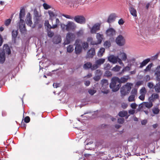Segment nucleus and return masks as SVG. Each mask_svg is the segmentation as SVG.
Instances as JSON below:
<instances>
[{"label": "nucleus", "mask_w": 160, "mask_h": 160, "mask_svg": "<svg viewBox=\"0 0 160 160\" xmlns=\"http://www.w3.org/2000/svg\"><path fill=\"white\" fill-rule=\"evenodd\" d=\"M60 23V22L58 18H56V24L55 25H57V27L56 28H57L58 25H59Z\"/></svg>", "instance_id": "nucleus-59"}, {"label": "nucleus", "mask_w": 160, "mask_h": 160, "mask_svg": "<svg viewBox=\"0 0 160 160\" xmlns=\"http://www.w3.org/2000/svg\"><path fill=\"white\" fill-rule=\"evenodd\" d=\"M137 90L136 89H133L131 92V95H134V96H135V95H136L137 94Z\"/></svg>", "instance_id": "nucleus-48"}, {"label": "nucleus", "mask_w": 160, "mask_h": 160, "mask_svg": "<svg viewBox=\"0 0 160 160\" xmlns=\"http://www.w3.org/2000/svg\"><path fill=\"white\" fill-rule=\"evenodd\" d=\"M92 63L90 62H88L84 64L83 66V68L85 69H87L90 68L91 70H94L92 69Z\"/></svg>", "instance_id": "nucleus-23"}, {"label": "nucleus", "mask_w": 160, "mask_h": 160, "mask_svg": "<svg viewBox=\"0 0 160 160\" xmlns=\"http://www.w3.org/2000/svg\"><path fill=\"white\" fill-rule=\"evenodd\" d=\"M40 16H42L41 13L38 12L36 9H35L33 11V18Z\"/></svg>", "instance_id": "nucleus-32"}, {"label": "nucleus", "mask_w": 160, "mask_h": 160, "mask_svg": "<svg viewBox=\"0 0 160 160\" xmlns=\"http://www.w3.org/2000/svg\"><path fill=\"white\" fill-rule=\"evenodd\" d=\"M102 41H92L91 43L92 45H97L100 44Z\"/></svg>", "instance_id": "nucleus-43"}, {"label": "nucleus", "mask_w": 160, "mask_h": 160, "mask_svg": "<svg viewBox=\"0 0 160 160\" xmlns=\"http://www.w3.org/2000/svg\"><path fill=\"white\" fill-rule=\"evenodd\" d=\"M48 12L49 16V19L52 21L54 18L57 16V14H55L53 11L51 10H48Z\"/></svg>", "instance_id": "nucleus-22"}, {"label": "nucleus", "mask_w": 160, "mask_h": 160, "mask_svg": "<svg viewBox=\"0 0 160 160\" xmlns=\"http://www.w3.org/2000/svg\"><path fill=\"white\" fill-rule=\"evenodd\" d=\"M66 30L67 31L73 30L76 28L75 24L73 22H69L66 25Z\"/></svg>", "instance_id": "nucleus-11"}, {"label": "nucleus", "mask_w": 160, "mask_h": 160, "mask_svg": "<svg viewBox=\"0 0 160 160\" xmlns=\"http://www.w3.org/2000/svg\"><path fill=\"white\" fill-rule=\"evenodd\" d=\"M54 35V33L53 32H49L48 33V35L50 37H52Z\"/></svg>", "instance_id": "nucleus-64"}, {"label": "nucleus", "mask_w": 160, "mask_h": 160, "mask_svg": "<svg viewBox=\"0 0 160 160\" xmlns=\"http://www.w3.org/2000/svg\"><path fill=\"white\" fill-rule=\"evenodd\" d=\"M154 89L155 91L157 93L160 92V82L156 83L154 86Z\"/></svg>", "instance_id": "nucleus-29"}, {"label": "nucleus", "mask_w": 160, "mask_h": 160, "mask_svg": "<svg viewBox=\"0 0 160 160\" xmlns=\"http://www.w3.org/2000/svg\"><path fill=\"white\" fill-rule=\"evenodd\" d=\"M76 36L77 38H81L83 37L84 35V30L82 29L76 32Z\"/></svg>", "instance_id": "nucleus-21"}, {"label": "nucleus", "mask_w": 160, "mask_h": 160, "mask_svg": "<svg viewBox=\"0 0 160 160\" xmlns=\"http://www.w3.org/2000/svg\"><path fill=\"white\" fill-rule=\"evenodd\" d=\"M152 111L154 113L157 114L159 113V110L158 108H155L153 109Z\"/></svg>", "instance_id": "nucleus-50"}, {"label": "nucleus", "mask_w": 160, "mask_h": 160, "mask_svg": "<svg viewBox=\"0 0 160 160\" xmlns=\"http://www.w3.org/2000/svg\"><path fill=\"white\" fill-rule=\"evenodd\" d=\"M105 34L110 40H114L116 35V32L115 29L112 28H109L105 32Z\"/></svg>", "instance_id": "nucleus-5"}, {"label": "nucleus", "mask_w": 160, "mask_h": 160, "mask_svg": "<svg viewBox=\"0 0 160 160\" xmlns=\"http://www.w3.org/2000/svg\"><path fill=\"white\" fill-rule=\"evenodd\" d=\"M132 84L127 83L126 84L122 86L121 88L120 92L122 96H125L130 91Z\"/></svg>", "instance_id": "nucleus-4"}, {"label": "nucleus", "mask_w": 160, "mask_h": 160, "mask_svg": "<svg viewBox=\"0 0 160 160\" xmlns=\"http://www.w3.org/2000/svg\"><path fill=\"white\" fill-rule=\"evenodd\" d=\"M33 20L35 25H38L39 28H40L42 27L43 24V21L42 16L34 18Z\"/></svg>", "instance_id": "nucleus-10"}, {"label": "nucleus", "mask_w": 160, "mask_h": 160, "mask_svg": "<svg viewBox=\"0 0 160 160\" xmlns=\"http://www.w3.org/2000/svg\"><path fill=\"white\" fill-rule=\"evenodd\" d=\"M152 66V63H151L149 64L148 66H147L146 68L144 70V71L147 72L149 71L151 69Z\"/></svg>", "instance_id": "nucleus-45"}, {"label": "nucleus", "mask_w": 160, "mask_h": 160, "mask_svg": "<svg viewBox=\"0 0 160 160\" xmlns=\"http://www.w3.org/2000/svg\"><path fill=\"white\" fill-rule=\"evenodd\" d=\"M111 45L110 41H106L104 43V46L106 48H109Z\"/></svg>", "instance_id": "nucleus-39"}, {"label": "nucleus", "mask_w": 160, "mask_h": 160, "mask_svg": "<svg viewBox=\"0 0 160 160\" xmlns=\"http://www.w3.org/2000/svg\"><path fill=\"white\" fill-rule=\"evenodd\" d=\"M105 59L104 58H100L95 61V64L92 65V69L95 70L99 68L100 66L103 64L105 62Z\"/></svg>", "instance_id": "nucleus-7"}, {"label": "nucleus", "mask_w": 160, "mask_h": 160, "mask_svg": "<svg viewBox=\"0 0 160 160\" xmlns=\"http://www.w3.org/2000/svg\"><path fill=\"white\" fill-rule=\"evenodd\" d=\"M118 123L122 124L124 121V119L123 118H120L118 119Z\"/></svg>", "instance_id": "nucleus-54"}, {"label": "nucleus", "mask_w": 160, "mask_h": 160, "mask_svg": "<svg viewBox=\"0 0 160 160\" xmlns=\"http://www.w3.org/2000/svg\"><path fill=\"white\" fill-rule=\"evenodd\" d=\"M96 37L98 40H103L104 38L103 35L100 33H97Z\"/></svg>", "instance_id": "nucleus-33"}, {"label": "nucleus", "mask_w": 160, "mask_h": 160, "mask_svg": "<svg viewBox=\"0 0 160 160\" xmlns=\"http://www.w3.org/2000/svg\"><path fill=\"white\" fill-rule=\"evenodd\" d=\"M118 56L120 57L122 61H126L127 59V55L126 53L120 51L118 54Z\"/></svg>", "instance_id": "nucleus-17"}, {"label": "nucleus", "mask_w": 160, "mask_h": 160, "mask_svg": "<svg viewBox=\"0 0 160 160\" xmlns=\"http://www.w3.org/2000/svg\"><path fill=\"white\" fill-rule=\"evenodd\" d=\"M116 43L119 46H123L125 44L124 41H115Z\"/></svg>", "instance_id": "nucleus-40"}, {"label": "nucleus", "mask_w": 160, "mask_h": 160, "mask_svg": "<svg viewBox=\"0 0 160 160\" xmlns=\"http://www.w3.org/2000/svg\"><path fill=\"white\" fill-rule=\"evenodd\" d=\"M62 16L68 19H72L74 18L73 17L71 16L68 15H65L63 14L62 15Z\"/></svg>", "instance_id": "nucleus-55"}, {"label": "nucleus", "mask_w": 160, "mask_h": 160, "mask_svg": "<svg viewBox=\"0 0 160 160\" xmlns=\"http://www.w3.org/2000/svg\"><path fill=\"white\" fill-rule=\"evenodd\" d=\"M105 74L108 77H110L112 75V74L111 72L108 71H107L106 72Z\"/></svg>", "instance_id": "nucleus-57"}, {"label": "nucleus", "mask_w": 160, "mask_h": 160, "mask_svg": "<svg viewBox=\"0 0 160 160\" xmlns=\"http://www.w3.org/2000/svg\"><path fill=\"white\" fill-rule=\"evenodd\" d=\"M18 34V30H13L12 32V39L13 40H16V38Z\"/></svg>", "instance_id": "nucleus-26"}, {"label": "nucleus", "mask_w": 160, "mask_h": 160, "mask_svg": "<svg viewBox=\"0 0 160 160\" xmlns=\"http://www.w3.org/2000/svg\"><path fill=\"white\" fill-rule=\"evenodd\" d=\"M96 92V91L94 88H90L88 90V92L91 95H93Z\"/></svg>", "instance_id": "nucleus-38"}, {"label": "nucleus", "mask_w": 160, "mask_h": 160, "mask_svg": "<svg viewBox=\"0 0 160 160\" xmlns=\"http://www.w3.org/2000/svg\"><path fill=\"white\" fill-rule=\"evenodd\" d=\"M128 113L126 111H120L118 113V115L121 117H123L127 116Z\"/></svg>", "instance_id": "nucleus-31"}, {"label": "nucleus", "mask_w": 160, "mask_h": 160, "mask_svg": "<svg viewBox=\"0 0 160 160\" xmlns=\"http://www.w3.org/2000/svg\"><path fill=\"white\" fill-rule=\"evenodd\" d=\"M121 67L117 65H116L112 69V71H113L115 72H118L121 69Z\"/></svg>", "instance_id": "nucleus-36"}, {"label": "nucleus", "mask_w": 160, "mask_h": 160, "mask_svg": "<svg viewBox=\"0 0 160 160\" xmlns=\"http://www.w3.org/2000/svg\"><path fill=\"white\" fill-rule=\"evenodd\" d=\"M124 39V37L122 35H120L116 38L115 40H123Z\"/></svg>", "instance_id": "nucleus-51"}, {"label": "nucleus", "mask_w": 160, "mask_h": 160, "mask_svg": "<svg viewBox=\"0 0 160 160\" xmlns=\"http://www.w3.org/2000/svg\"><path fill=\"white\" fill-rule=\"evenodd\" d=\"M124 23V22L122 18L119 19L118 21V24L120 25L123 24Z\"/></svg>", "instance_id": "nucleus-61"}, {"label": "nucleus", "mask_w": 160, "mask_h": 160, "mask_svg": "<svg viewBox=\"0 0 160 160\" xmlns=\"http://www.w3.org/2000/svg\"><path fill=\"white\" fill-rule=\"evenodd\" d=\"M128 106V104L125 102H122L121 104V107L123 109L126 108Z\"/></svg>", "instance_id": "nucleus-53"}, {"label": "nucleus", "mask_w": 160, "mask_h": 160, "mask_svg": "<svg viewBox=\"0 0 160 160\" xmlns=\"http://www.w3.org/2000/svg\"><path fill=\"white\" fill-rule=\"evenodd\" d=\"M145 96L142 95H141L139 97V98L142 101L144 100L145 99Z\"/></svg>", "instance_id": "nucleus-62"}, {"label": "nucleus", "mask_w": 160, "mask_h": 160, "mask_svg": "<svg viewBox=\"0 0 160 160\" xmlns=\"http://www.w3.org/2000/svg\"><path fill=\"white\" fill-rule=\"evenodd\" d=\"M128 101L129 102H132L135 101V96L134 95H131L128 98Z\"/></svg>", "instance_id": "nucleus-44"}, {"label": "nucleus", "mask_w": 160, "mask_h": 160, "mask_svg": "<svg viewBox=\"0 0 160 160\" xmlns=\"http://www.w3.org/2000/svg\"><path fill=\"white\" fill-rule=\"evenodd\" d=\"M73 50V48L72 45H69L67 48V51L68 52H71Z\"/></svg>", "instance_id": "nucleus-41"}, {"label": "nucleus", "mask_w": 160, "mask_h": 160, "mask_svg": "<svg viewBox=\"0 0 160 160\" xmlns=\"http://www.w3.org/2000/svg\"><path fill=\"white\" fill-rule=\"evenodd\" d=\"M144 106L147 108H149L152 106L153 104L151 102H143Z\"/></svg>", "instance_id": "nucleus-34"}, {"label": "nucleus", "mask_w": 160, "mask_h": 160, "mask_svg": "<svg viewBox=\"0 0 160 160\" xmlns=\"http://www.w3.org/2000/svg\"><path fill=\"white\" fill-rule=\"evenodd\" d=\"M82 46L83 49L85 50H86L88 48L89 45L88 43L86 42H84L82 43Z\"/></svg>", "instance_id": "nucleus-35"}, {"label": "nucleus", "mask_w": 160, "mask_h": 160, "mask_svg": "<svg viewBox=\"0 0 160 160\" xmlns=\"http://www.w3.org/2000/svg\"><path fill=\"white\" fill-rule=\"evenodd\" d=\"M79 41H76L75 43L76 47L75 48V53L77 54H80L82 51V48L80 44H78Z\"/></svg>", "instance_id": "nucleus-13"}, {"label": "nucleus", "mask_w": 160, "mask_h": 160, "mask_svg": "<svg viewBox=\"0 0 160 160\" xmlns=\"http://www.w3.org/2000/svg\"><path fill=\"white\" fill-rule=\"evenodd\" d=\"M43 7L46 10L50 8H51L50 6L48 5L46 3H44L43 4Z\"/></svg>", "instance_id": "nucleus-47"}, {"label": "nucleus", "mask_w": 160, "mask_h": 160, "mask_svg": "<svg viewBox=\"0 0 160 160\" xmlns=\"http://www.w3.org/2000/svg\"><path fill=\"white\" fill-rule=\"evenodd\" d=\"M146 92L147 90L144 87L142 88L140 91V93L141 95L145 96Z\"/></svg>", "instance_id": "nucleus-37"}, {"label": "nucleus", "mask_w": 160, "mask_h": 160, "mask_svg": "<svg viewBox=\"0 0 160 160\" xmlns=\"http://www.w3.org/2000/svg\"><path fill=\"white\" fill-rule=\"evenodd\" d=\"M104 66V69L106 70L109 69L111 68V65L109 63H105Z\"/></svg>", "instance_id": "nucleus-46"}, {"label": "nucleus", "mask_w": 160, "mask_h": 160, "mask_svg": "<svg viewBox=\"0 0 160 160\" xmlns=\"http://www.w3.org/2000/svg\"><path fill=\"white\" fill-rule=\"evenodd\" d=\"M105 49L103 48H101L98 51V57H102L104 53Z\"/></svg>", "instance_id": "nucleus-30"}, {"label": "nucleus", "mask_w": 160, "mask_h": 160, "mask_svg": "<svg viewBox=\"0 0 160 160\" xmlns=\"http://www.w3.org/2000/svg\"><path fill=\"white\" fill-rule=\"evenodd\" d=\"M95 54V51L94 48H91L88 52L86 57L87 58H92Z\"/></svg>", "instance_id": "nucleus-16"}, {"label": "nucleus", "mask_w": 160, "mask_h": 160, "mask_svg": "<svg viewBox=\"0 0 160 160\" xmlns=\"http://www.w3.org/2000/svg\"><path fill=\"white\" fill-rule=\"evenodd\" d=\"M117 82H118V81L114 80L112 78V82L110 84V87L113 92L118 91L121 86L120 83L117 84Z\"/></svg>", "instance_id": "nucleus-6"}, {"label": "nucleus", "mask_w": 160, "mask_h": 160, "mask_svg": "<svg viewBox=\"0 0 160 160\" xmlns=\"http://www.w3.org/2000/svg\"><path fill=\"white\" fill-rule=\"evenodd\" d=\"M116 17L115 14L112 13L111 14L108 18L107 22L109 23L113 22L115 21Z\"/></svg>", "instance_id": "nucleus-18"}, {"label": "nucleus", "mask_w": 160, "mask_h": 160, "mask_svg": "<svg viewBox=\"0 0 160 160\" xmlns=\"http://www.w3.org/2000/svg\"><path fill=\"white\" fill-rule=\"evenodd\" d=\"M154 76L156 81L160 82V65L157 66L155 70Z\"/></svg>", "instance_id": "nucleus-12"}, {"label": "nucleus", "mask_w": 160, "mask_h": 160, "mask_svg": "<svg viewBox=\"0 0 160 160\" xmlns=\"http://www.w3.org/2000/svg\"><path fill=\"white\" fill-rule=\"evenodd\" d=\"M26 24L30 26H31L32 22V18L31 16V14L28 12L26 16V19H25Z\"/></svg>", "instance_id": "nucleus-15"}, {"label": "nucleus", "mask_w": 160, "mask_h": 160, "mask_svg": "<svg viewBox=\"0 0 160 160\" xmlns=\"http://www.w3.org/2000/svg\"><path fill=\"white\" fill-rule=\"evenodd\" d=\"M102 82L103 85H108V81L106 79H103L102 80Z\"/></svg>", "instance_id": "nucleus-52"}, {"label": "nucleus", "mask_w": 160, "mask_h": 160, "mask_svg": "<svg viewBox=\"0 0 160 160\" xmlns=\"http://www.w3.org/2000/svg\"><path fill=\"white\" fill-rule=\"evenodd\" d=\"M108 60L110 62L113 64L116 63L118 62L119 64L122 66H124V65L122 61V60L118 56H115L113 55H110L108 58Z\"/></svg>", "instance_id": "nucleus-3"}, {"label": "nucleus", "mask_w": 160, "mask_h": 160, "mask_svg": "<svg viewBox=\"0 0 160 160\" xmlns=\"http://www.w3.org/2000/svg\"><path fill=\"white\" fill-rule=\"evenodd\" d=\"M24 120L26 122L28 123L30 121V118L29 117L27 116L24 118Z\"/></svg>", "instance_id": "nucleus-58"}, {"label": "nucleus", "mask_w": 160, "mask_h": 160, "mask_svg": "<svg viewBox=\"0 0 160 160\" xmlns=\"http://www.w3.org/2000/svg\"><path fill=\"white\" fill-rule=\"evenodd\" d=\"M150 59L149 58L144 60L140 63V68H141L145 66L150 61Z\"/></svg>", "instance_id": "nucleus-28"}, {"label": "nucleus", "mask_w": 160, "mask_h": 160, "mask_svg": "<svg viewBox=\"0 0 160 160\" xmlns=\"http://www.w3.org/2000/svg\"><path fill=\"white\" fill-rule=\"evenodd\" d=\"M44 25L46 27L50 29H55L57 27L56 25H53L51 26L49 23V22L48 20H45Z\"/></svg>", "instance_id": "nucleus-20"}, {"label": "nucleus", "mask_w": 160, "mask_h": 160, "mask_svg": "<svg viewBox=\"0 0 160 160\" xmlns=\"http://www.w3.org/2000/svg\"><path fill=\"white\" fill-rule=\"evenodd\" d=\"M158 94L156 93H154L149 97V99L151 101H153L156 99H158Z\"/></svg>", "instance_id": "nucleus-27"}, {"label": "nucleus", "mask_w": 160, "mask_h": 160, "mask_svg": "<svg viewBox=\"0 0 160 160\" xmlns=\"http://www.w3.org/2000/svg\"><path fill=\"white\" fill-rule=\"evenodd\" d=\"M76 34L70 32L67 33L66 37V40L74 39L76 38Z\"/></svg>", "instance_id": "nucleus-19"}, {"label": "nucleus", "mask_w": 160, "mask_h": 160, "mask_svg": "<svg viewBox=\"0 0 160 160\" xmlns=\"http://www.w3.org/2000/svg\"><path fill=\"white\" fill-rule=\"evenodd\" d=\"M131 14L134 17L137 16V11L132 7H130L129 9Z\"/></svg>", "instance_id": "nucleus-25"}, {"label": "nucleus", "mask_w": 160, "mask_h": 160, "mask_svg": "<svg viewBox=\"0 0 160 160\" xmlns=\"http://www.w3.org/2000/svg\"><path fill=\"white\" fill-rule=\"evenodd\" d=\"M11 19L10 18L6 20L4 22V25L6 26H8L11 23Z\"/></svg>", "instance_id": "nucleus-42"}, {"label": "nucleus", "mask_w": 160, "mask_h": 160, "mask_svg": "<svg viewBox=\"0 0 160 160\" xmlns=\"http://www.w3.org/2000/svg\"><path fill=\"white\" fill-rule=\"evenodd\" d=\"M144 107H145V106H144L143 102L142 103L139 105L138 110V111H140Z\"/></svg>", "instance_id": "nucleus-49"}, {"label": "nucleus", "mask_w": 160, "mask_h": 160, "mask_svg": "<svg viewBox=\"0 0 160 160\" xmlns=\"http://www.w3.org/2000/svg\"><path fill=\"white\" fill-rule=\"evenodd\" d=\"M73 19L76 22L80 24H83L86 22V19L83 16L77 15L74 17Z\"/></svg>", "instance_id": "nucleus-8"}, {"label": "nucleus", "mask_w": 160, "mask_h": 160, "mask_svg": "<svg viewBox=\"0 0 160 160\" xmlns=\"http://www.w3.org/2000/svg\"><path fill=\"white\" fill-rule=\"evenodd\" d=\"M137 106V105L135 103H132L130 105L131 107L133 109H135Z\"/></svg>", "instance_id": "nucleus-56"}, {"label": "nucleus", "mask_w": 160, "mask_h": 160, "mask_svg": "<svg viewBox=\"0 0 160 160\" xmlns=\"http://www.w3.org/2000/svg\"><path fill=\"white\" fill-rule=\"evenodd\" d=\"M100 29V24L99 23L94 24L91 28L90 32L92 33H96V32Z\"/></svg>", "instance_id": "nucleus-14"}, {"label": "nucleus", "mask_w": 160, "mask_h": 160, "mask_svg": "<svg viewBox=\"0 0 160 160\" xmlns=\"http://www.w3.org/2000/svg\"><path fill=\"white\" fill-rule=\"evenodd\" d=\"M130 79V78L128 75L125 76L123 77H121L120 78L117 77H113V80L115 81H117L119 83L126 82Z\"/></svg>", "instance_id": "nucleus-9"}, {"label": "nucleus", "mask_w": 160, "mask_h": 160, "mask_svg": "<svg viewBox=\"0 0 160 160\" xmlns=\"http://www.w3.org/2000/svg\"><path fill=\"white\" fill-rule=\"evenodd\" d=\"M90 84V82L89 81L87 80L85 82L84 84L86 86H88Z\"/></svg>", "instance_id": "nucleus-63"}, {"label": "nucleus", "mask_w": 160, "mask_h": 160, "mask_svg": "<svg viewBox=\"0 0 160 160\" xmlns=\"http://www.w3.org/2000/svg\"><path fill=\"white\" fill-rule=\"evenodd\" d=\"M25 15V10L23 8L20 10L19 18L20 21L19 22L18 26L21 32L22 33H25L27 32L25 27V23L24 21L22 19Z\"/></svg>", "instance_id": "nucleus-1"}, {"label": "nucleus", "mask_w": 160, "mask_h": 160, "mask_svg": "<svg viewBox=\"0 0 160 160\" xmlns=\"http://www.w3.org/2000/svg\"><path fill=\"white\" fill-rule=\"evenodd\" d=\"M148 86L149 88L151 89L153 88V84L152 83L150 82L148 83Z\"/></svg>", "instance_id": "nucleus-60"}, {"label": "nucleus", "mask_w": 160, "mask_h": 160, "mask_svg": "<svg viewBox=\"0 0 160 160\" xmlns=\"http://www.w3.org/2000/svg\"><path fill=\"white\" fill-rule=\"evenodd\" d=\"M3 50V51L0 52V63H3L5 60V54L9 55L11 53L10 49L7 44L4 45Z\"/></svg>", "instance_id": "nucleus-2"}, {"label": "nucleus", "mask_w": 160, "mask_h": 160, "mask_svg": "<svg viewBox=\"0 0 160 160\" xmlns=\"http://www.w3.org/2000/svg\"><path fill=\"white\" fill-rule=\"evenodd\" d=\"M131 64H128V66L124 67L122 70L121 72L119 73V74H122L125 72L130 71L131 70Z\"/></svg>", "instance_id": "nucleus-24"}]
</instances>
